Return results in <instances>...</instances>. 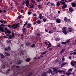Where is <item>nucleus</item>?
<instances>
[{
	"label": "nucleus",
	"instance_id": "5fc2aeb1",
	"mask_svg": "<svg viewBox=\"0 0 76 76\" xmlns=\"http://www.w3.org/2000/svg\"><path fill=\"white\" fill-rule=\"evenodd\" d=\"M64 66V64H63V63H62V64L61 66V67H63V66Z\"/></svg>",
	"mask_w": 76,
	"mask_h": 76
},
{
	"label": "nucleus",
	"instance_id": "49530a36",
	"mask_svg": "<svg viewBox=\"0 0 76 76\" xmlns=\"http://www.w3.org/2000/svg\"><path fill=\"white\" fill-rule=\"evenodd\" d=\"M43 20L44 21V22H46V21H47V19L45 18L43 19Z\"/></svg>",
	"mask_w": 76,
	"mask_h": 76
},
{
	"label": "nucleus",
	"instance_id": "ea45409f",
	"mask_svg": "<svg viewBox=\"0 0 76 76\" xmlns=\"http://www.w3.org/2000/svg\"><path fill=\"white\" fill-rule=\"evenodd\" d=\"M10 69H8V70H7V73H9V72H10Z\"/></svg>",
	"mask_w": 76,
	"mask_h": 76
},
{
	"label": "nucleus",
	"instance_id": "f704fd0d",
	"mask_svg": "<svg viewBox=\"0 0 76 76\" xmlns=\"http://www.w3.org/2000/svg\"><path fill=\"white\" fill-rule=\"evenodd\" d=\"M31 1L33 3H35V1L34 0H31Z\"/></svg>",
	"mask_w": 76,
	"mask_h": 76
},
{
	"label": "nucleus",
	"instance_id": "c03bdc74",
	"mask_svg": "<svg viewBox=\"0 0 76 76\" xmlns=\"http://www.w3.org/2000/svg\"><path fill=\"white\" fill-rule=\"evenodd\" d=\"M62 61L63 62L65 60L64 58V57L62 58Z\"/></svg>",
	"mask_w": 76,
	"mask_h": 76
},
{
	"label": "nucleus",
	"instance_id": "f3484780",
	"mask_svg": "<svg viewBox=\"0 0 76 76\" xmlns=\"http://www.w3.org/2000/svg\"><path fill=\"white\" fill-rule=\"evenodd\" d=\"M12 29H15V28H17V26L16 25H14L13 26H12Z\"/></svg>",
	"mask_w": 76,
	"mask_h": 76
},
{
	"label": "nucleus",
	"instance_id": "473e14b6",
	"mask_svg": "<svg viewBox=\"0 0 76 76\" xmlns=\"http://www.w3.org/2000/svg\"><path fill=\"white\" fill-rule=\"evenodd\" d=\"M7 43H10L11 42V40H7Z\"/></svg>",
	"mask_w": 76,
	"mask_h": 76
},
{
	"label": "nucleus",
	"instance_id": "13d9d810",
	"mask_svg": "<svg viewBox=\"0 0 76 76\" xmlns=\"http://www.w3.org/2000/svg\"><path fill=\"white\" fill-rule=\"evenodd\" d=\"M33 16H36L37 15H36V14H33Z\"/></svg>",
	"mask_w": 76,
	"mask_h": 76
},
{
	"label": "nucleus",
	"instance_id": "864d4df0",
	"mask_svg": "<svg viewBox=\"0 0 76 76\" xmlns=\"http://www.w3.org/2000/svg\"><path fill=\"white\" fill-rule=\"evenodd\" d=\"M37 36H38V37H39L40 35V34H37Z\"/></svg>",
	"mask_w": 76,
	"mask_h": 76
},
{
	"label": "nucleus",
	"instance_id": "603ef678",
	"mask_svg": "<svg viewBox=\"0 0 76 76\" xmlns=\"http://www.w3.org/2000/svg\"><path fill=\"white\" fill-rule=\"evenodd\" d=\"M28 15H31V12H28Z\"/></svg>",
	"mask_w": 76,
	"mask_h": 76
},
{
	"label": "nucleus",
	"instance_id": "72a5a7b5",
	"mask_svg": "<svg viewBox=\"0 0 76 76\" xmlns=\"http://www.w3.org/2000/svg\"><path fill=\"white\" fill-rule=\"evenodd\" d=\"M30 43L29 42H27L26 44V45L27 46H28V45H29Z\"/></svg>",
	"mask_w": 76,
	"mask_h": 76
},
{
	"label": "nucleus",
	"instance_id": "09e8293b",
	"mask_svg": "<svg viewBox=\"0 0 76 76\" xmlns=\"http://www.w3.org/2000/svg\"><path fill=\"white\" fill-rule=\"evenodd\" d=\"M64 51H65V49H64L62 50L61 51H62V53H64Z\"/></svg>",
	"mask_w": 76,
	"mask_h": 76
},
{
	"label": "nucleus",
	"instance_id": "393cba45",
	"mask_svg": "<svg viewBox=\"0 0 76 76\" xmlns=\"http://www.w3.org/2000/svg\"><path fill=\"white\" fill-rule=\"evenodd\" d=\"M31 60V59L29 58H28L26 59V61L27 62H29V61H30Z\"/></svg>",
	"mask_w": 76,
	"mask_h": 76
},
{
	"label": "nucleus",
	"instance_id": "cd10ccee",
	"mask_svg": "<svg viewBox=\"0 0 76 76\" xmlns=\"http://www.w3.org/2000/svg\"><path fill=\"white\" fill-rule=\"evenodd\" d=\"M63 72V70H58L57 71V73H58V72H59V73H62V72Z\"/></svg>",
	"mask_w": 76,
	"mask_h": 76
},
{
	"label": "nucleus",
	"instance_id": "6e6552de",
	"mask_svg": "<svg viewBox=\"0 0 76 76\" xmlns=\"http://www.w3.org/2000/svg\"><path fill=\"white\" fill-rule=\"evenodd\" d=\"M56 22L58 23H61V20L60 19H57L56 20Z\"/></svg>",
	"mask_w": 76,
	"mask_h": 76
},
{
	"label": "nucleus",
	"instance_id": "680f3d73",
	"mask_svg": "<svg viewBox=\"0 0 76 76\" xmlns=\"http://www.w3.org/2000/svg\"><path fill=\"white\" fill-rule=\"evenodd\" d=\"M45 31H46V32H48V30H47V29H46L45 30Z\"/></svg>",
	"mask_w": 76,
	"mask_h": 76
},
{
	"label": "nucleus",
	"instance_id": "7c9ffc66",
	"mask_svg": "<svg viewBox=\"0 0 76 76\" xmlns=\"http://www.w3.org/2000/svg\"><path fill=\"white\" fill-rule=\"evenodd\" d=\"M38 8L39 9H40L41 8V5H39L38 6Z\"/></svg>",
	"mask_w": 76,
	"mask_h": 76
},
{
	"label": "nucleus",
	"instance_id": "4c0bfd02",
	"mask_svg": "<svg viewBox=\"0 0 76 76\" xmlns=\"http://www.w3.org/2000/svg\"><path fill=\"white\" fill-rule=\"evenodd\" d=\"M0 22L1 23H3V22H4V21H3V20H1L0 21Z\"/></svg>",
	"mask_w": 76,
	"mask_h": 76
},
{
	"label": "nucleus",
	"instance_id": "3c124183",
	"mask_svg": "<svg viewBox=\"0 0 76 76\" xmlns=\"http://www.w3.org/2000/svg\"><path fill=\"white\" fill-rule=\"evenodd\" d=\"M35 47V45L34 44H33L31 46V47Z\"/></svg>",
	"mask_w": 76,
	"mask_h": 76
},
{
	"label": "nucleus",
	"instance_id": "c756f323",
	"mask_svg": "<svg viewBox=\"0 0 76 76\" xmlns=\"http://www.w3.org/2000/svg\"><path fill=\"white\" fill-rule=\"evenodd\" d=\"M56 40L57 41H59L60 40V39L58 37H57L56 38Z\"/></svg>",
	"mask_w": 76,
	"mask_h": 76
},
{
	"label": "nucleus",
	"instance_id": "a211bd4d",
	"mask_svg": "<svg viewBox=\"0 0 76 76\" xmlns=\"http://www.w3.org/2000/svg\"><path fill=\"white\" fill-rule=\"evenodd\" d=\"M4 54H5V55H6V56H7V57L10 56V54L6 52H5Z\"/></svg>",
	"mask_w": 76,
	"mask_h": 76
},
{
	"label": "nucleus",
	"instance_id": "b1692460",
	"mask_svg": "<svg viewBox=\"0 0 76 76\" xmlns=\"http://www.w3.org/2000/svg\"><path fill=\"white\" fill-rule=\"evenodd\" d=\"M52 72V70L51 69H49L48 70V73H51Z\"/></svg>",
	"mask_w": 76,
	"mask_h": 76
},
{
	"label": "nucleus",
	"instance_id": "2f4dec72",
	"mask_svg": "<svg viewBox=\"0 0 76 76\" xmlns=\"http://www.w3.org/2000/svg\"><path fill=\"white\" fill-rule=\"evenodd\" d=\"M20 51L21 52V53H20V55H23V53L22 50H21Z\"/></svg>",
	"mask_w": 76,
	"mask_h": 76
},
{
	"label": "nucleus",
	"instance_id": "9d476101",
	"mask_svg": "<svg viewBox=\"0 0 76 76\" xmlns=\"http://www.w3.org/2000/svg\"><path fill=\"white\" fill-rule=\"evenodd\" d=\"M47 73H48V71H47L43 73L42 75H41V76H47Z\"/></svg>",
	"mask_w": 76,
	"mask_h": 76
},
{
	"label": "nucleus",
	"instance_id": "1a4fd4ad",
	"mask_svg": "<svg viewBox=\"0 0 76 76\" xmlns=\"http://www.w3.org/2000/svg\"><path fill=\"white\" fill-rule=\"evenodd\" d=\"M0 55L1 58H5V56H4V55L1 53H0Z\"/></svg>",
	"mask_w": 76,
	"mask_h": 76
},
{
	"label": "nucleus",
	"instance_id": "a878e982",
	"mask_svg": "<svg viewBox=\"0 0 76 76\" xmlns=\"http://www.w3.org/2000/svg\"><path fill=\"white\" fill-rule=\"evenodd\" d=\"M61 44H62L66 45V44H67V42H61Z\"/></svg>",
	"mask_w": 76,
	"mask_h": 76
},
{
	"label": "nucleus",
	"instance_id": "052dcab7",
	"mask_svg": "<svg viewBox=\"0 0 76 76\" xmlns=\"http://www.w3.org/2000/svg\"><path fill=\"white\" fill-rule=\"evenodd\" d=\"M51 5H52V6H55L56 5L54 4H51Z\"/></svg>",
	"mask_w": 76,
	"mask_h": 76
},
{
	"label": "nucleus",
	"instance_id": "f03ea898",
	"mask_svg": "<svg viewBox=\"0 0 76 76\" xmlns=\"http://www.w3.org/2000/svg\"><path fill=\"white\" fill-rule=\"evenodd\" d=\"M27 23H28V21H26L25 23L24 26H23V28L22 29V31L23 32H26V29L25 28H23L24 27H25V26H26V25H27Z\"/></svg>",
	"mask_w": 76,
	"mask_h": 76
},
{
	"label": "nucleus",
	"instance_id": "6ab92c4d",
	"mask_svg": "<svg viewBox=\"0 0 76 76\" xmlns=\"http://www.w3.org/2000/svg\"><path fill=\"white\" fill-rule=\"evenodd\" d=\"M5 50L6 51H7L8 50H10V48L9 47L8 48H6L5 49Z\"/></svg>",
	"mask_w": 76,
	"mask_h": 76
},
{
	"label": "nucleus",
	"instance_id": "a19ab883",
	"mask_svg": "<svg viewBox=\"0 0 76 76\" xmlns=\"http://www.w3.org/2000/svg\"><path fill=\"white\" fill-rule=\"evenodd\" d=\"M21 63V61H19L18 62V63H17V64H20Z\"/></svg>",
	"mask_w": 76,
	"mask_h": 76
},
{
	"label": "nucleus",
	"instance_id": "7ed1b4c3",
	"mask_svg": "<svg viewBox=\"0 0 76 76\" xmlns=\"http://www.w3.org/2000/svg\"><path fill=\"white\" fill-rule=\"evenodd\" d=\"M71 64L72 66L75 67V65L76 64V62L74 61H72L71 62Z\"/></svg>",
	"mask_w": 76,
	"mask_h": 76
},
{
	"label": "nucleus",
	"instance_id": "5701e85b",
	"mask_svg": "<svg viewBox=\"0 0 76 76\" xmlns=\"http://www.w3.org/2000/svg\"><path fill=\"white\" fill-rule=\"evenodd\" d=\"M60 3H62V4H64V5H66V3H65L64 2H63L62 1H60Z\"/></svg>",
	"mask_w": 76,
	"mask_h": 76
},
{
	"label": "nucleus",
	"instance_id": "bf43d9fd",
	"mask_svg": "<svg viewBox=\"0 0 76 76\" xmlns=\"http://www.w3.org/2000/svg\"><path fill=\"white\" fill-rule=\"evenodd\" d=\"M60 47V45H58L57 46V48Z\"/></svg>",
	"mask_w": 76,
	"mask_h": 76
},
{
	"label": "nucleus",
	"instance_id": "f257e3e1",
	"mask_svg": "<svg viewBox=\"0 0 76 76\" xmlns=\"http://www.w3.org/2000/svg\"><path fill=\"white\" fill-rule=\"evenodd\" d=\"M7 26L6 25H4L3 24H1L0 25V31H1L2 32H4V30L3 29H4V27Z\"/></svg>",
	"mask_w": 76,
	"mask_h": 76
},
{
	"label": "nucleus",
	"instance_id": "774afa93",
	"mask_svg": "<svg viewBox=\"0 0 76 76\" xmlns=\"http://www.w3.org/2000/svg\"><path fill=\"white\" fill-rule=\"evenodd\" d=\"M34 60H37V58L36 57H35L34 58Z\"/></svg>",
	"mask_w": 76,
	"mask_h": 76
},
{
	"label": "nucleus",
	"instance_id": "f8f14e48",
	"mask_svg": "<svg viewBox=\"0 0 76 76\" xmlns=\"http://www.w3.org/2000/svg\"><path fill=\"white\" fill-rule=\"evenodd\" d=\"M71 74L72 73H71V72H66V76H70V75H71Z\"/></svg>",
	"mask_w": 76,
	"mask_h": 76
},
{
	"label": "nucleus",
	"instance_id": "e2e57ef3",
	"mask_svg": "<svg viewBox=\"0 0 76 76\" xmlns=\"http://www.w3.org/2000/svg\"><path fill=\"white\" fill-rule=\"evenodd\" d=\"M39 18H40V19H42V18H43V16H40L39 17Z\"/></svg>",
	"mask_w": 76,
	"mask_h": 76
},
{
	"label": "nucleus",
	"instance_id": "e433bc0d",
	"mask_svg": "<svg viewBox=\"0 0 76 76\" xmlns=\"http://www.w3.org/2000/svg\"><path fill=\"white\" fill-rule=\"evenodd\" d=\"M12 37H14L15 36V34H14V33H12Z\"/></svg>",
	"mask_w": 76,
	"mask_h": 76
},
{
	"label": "nucleus",
	"instance_id": "423d86ee",
	"mask_svg": "<svg viewBox=\"0 0 76 76\" xmlns=\"http://www.w3.org/2000/svg\"><path fill=\"white\" fill-rule=\"evenodd\" d=\"M25 4L26 5V6L27 7H28V5L29 4V0H27L25 1Z\"/></svg>",
	"mask_w": 76,
	"mask_h": 76
},
{
	"label": "nucleus",
	"instance_id": "8fccbe9b",
	"mask_svg": "<svg viewBox=\"0 0 76 76\" xmlns=\"http://www.w3.org/2000/svg\"><path fill=\"white\" fill-rule=\"evenodd\" d=\"M2 68H3V69H5V66H4V65H3Z\"/></svg>",
	"mask_w": 76,
	"mask_h": 76
},
{
	"label": "nucleus",
	"instance_id": "79ce46f5",
	"mask_svg": "<svg viewBox=\"0 0 76 76\" xmlns=\"http://www.w3.org/2000/svg\"><path fill=\"white\" fill-rule=\"evenodd\" d=\"M46 52H43L42 53V55H44V54H45L46 53Z\"/></svg>",
	"mask_w": 76,
	"mask_h": 76
},
{
	"label": "nucleus",
	"instance_id": "2eb2a0df",
	"mask_svg": "<svg viewBox=\"0 0 76 76\" xmlns=\"http://www.w3.org/2000/svg\"><path fill=\"white\" fill-rule=\"evenodd\" d=\"M68 31L69 32H71V31H73V29L70 27L68 28Z\"/></svg>",
	"mask_w": 76,
	"mask_h": 76
},
{
	"label": "nucleus",
	"instance_id": "c85d7f7f",
	"mask_svg": "<svg viewBox=\"0 0 76 76\" xmlns=\"http://www.w3.org/2000/svg\"><path fill=\"white\" fill-rule=\"evenodd\" d=\"M37 23H38V24H39V23H41V21L40 20H37Z\"/></svg>",
	"mask_w": 76,
	"mask_h": 76
},
{
	"label": "nucleus",
	"instance_id": "ddd939ff",
	"mask_svg": "<svg viewBox=\"0 0 76 76\" xmlns=\"http://www.w3.org/2000/svg\"><path fill=\"white\" fill-rule=\"evenodd\" d=\"M53 70L54 71V72H57V70H58V68H52Z\"/></svg>",
	"mask_w": 76,
	"mask_h": 76
},
{
	"label": "nucleus",
	"instance_id": "37998d69",
	"mask_svg": "<svg viewBox=\"0 0 76 76\" xmlns=\"http://www.w3.org/2000/svg\"><path fill=\"white\" fill-rule=\"evenodd\" d=\"M9 38H10V39H12V36L10 35L9 36Z\"/></svg>",
	"mask_w": 76,
	"mask_h": 76
},
{
	"label": "nucleus",
	"instance_id": "aec40b11",
	"mask_svg": "<svg viewBox=\"0 0 76 76\" xmlns=\"http://www.w3.org/2000/svg\"><path fill=\"white\" fill-rule=\"evenodd\" d=\"M72 7H75L76 6V4L75 3L73 2L72 3Z\"/></svg>",
	"mask_w": 76,
	"mask_h": 76
},
{
	"label": "nucleus",
	"instance_id": "6e6d98bb",
	"mask_svg": "<svg viewBox=\"0 0 76 76\" xmlns=\"http://www.w3.org/2000/svg\"><path fill=\"white\" fill-rule=\"evenodd\" d=\"M20 12L21 13H23V10H21L20 11Z\"/></svg>",
	"mask_w": 76,
	"mask_h": 76
},
{
	"label": "nucleus",
	"instance_id": "bb28decb",
	"mask_svg": "<svg viewBox=\"0 0 76 76\" xmlns=\"http://www.w3.org/2000/svg\"><path fill=\"white\" fill-rule=\"evenodd\" d=\"M72 69L70 68L67 71V72H72Z\"/></svg>",
	"mask_w": 76,
	"mask_h": 76
},
{
	"label": "nucleus",
	"instance_id": "39448f33",
	"mask_svg": "<svg viewBox=\"0 0 76 76\" xmlns=\"http://www.w3.org/2000/svg\"><path fill=\"white\" fill-rule=\"evenodd\" d=\"M64 21H66V22H68V23H69V22H70V20L69 19H68L66 18H64Z\"/></svg>",
	"mask_w": 76,
	"mask_h": 76
},
{
	"label": "nucleus",
	"instance_id": "0eeeda50",
	"mask_svg": "<svg viewBox=\"0 0 76 76\" xmlns=\"http://www.w3.org/2000/svg\"><path fill=\"white\" fill-rule=\"evenodd\" d=\"M4 29V32L5 31H7L8 34H10V33H12V32L10 31L9 30L7 29V28H5Z\"/></svg>",
	"mask_w": 76,
	"mask_h": 76
},
{
	"label": "nucleus",
	"instance_id": "a18cd8bd",
	"mask_svg": "<svg viewBox=\"0 0 76 76\" xmlns=\"http://www.w3.org/2000/svg\"><path fill=\"white\" fill-rule=\"evenodd\" d=\"M21 17H22V15H19L18 16V18L19 19H20V18H21Z\"/></svg>",
	"mask_w": 76,
	"mask_h": 76
},
{
	"label": "nucleus",
	"instance_id": "de8ad7c7",
	"mask_svg": "<svg viewBox=\"0 0 76 76\" xmlns=\"http://www.w3.org/2000/svg\"><path fill=\"white\" fill-rule=\"evenodd\" d=\"M63 64H64V65H66V64H67V63L66 62H64Z\"/></svg>",
	"mask_w": 76,
	"mask_h": 76
},
{
	"label": "nucleus",
	"instance_id": "4468645a",
	"mask_svg": "<svg viewBox=\"0 0 76 76\" xmlns=\"http://www.w3.org/2000/svg\"><path fill=\"white\" fill-rule=\"evenodd\" d=\"M31 27V24H28L26 26L27 28H29Z\"/></svg>",
	"mask_w": 76,
	"mask_h": 76
},
{
	"label": "nucleus",
	"instance_id": "69168bd1",
	"mask_svg": "<svg viewBox=\"0 0 76 76\" xmlns=\"http://www.w3.org/2000/svg\"><path fill=\"white\" fill-rule=\"evenodd\" d=\"M69 59H71L72 58V57L71 56H70L69 57Z\"/></svg>",
	"mask_w": 76,
	"mask_h": 76
},
{
	"label": "nucleus",
	"instance_id": "412c9836",
	"mask_svg": "<svg viewBox=\"0 0 76 76\" xmlns=\"http://www.w3.org/2000/svg\"><path fill=\"white\" fill-rule=\"evenodd\" d=\"M69 10L70 12H73V9L70 7L69 8Z\"/></svg>",
	"mask_w": 76,
	"mask_h": 76
},
{
	"label": "nucleus",
	"instance_id": "4be33fe9",
	"mask_svg": "<svg viewBox=\"0 0 76 76\" xmlns=\"http://www.w3.org/2000/svg\"><path fill=\"white\" fill-rule=\"evenodd\" d=\"M66 7H67V5H65L63 6H62V9H65V8H66Z\"/></svg>",
	"mask_w": 76,
	"mask_h": 76
},
{
	"label": "nucleus",
	"instance_id": "58836bf2",
	"mask_svg": "<svg viewBox=\"0 0 76 76\" xmlns=\"http://www.w3.org/2000/svg\"><path fill=\"white\" fill-rule=\"evenodd\" d=\"M48 47H51V43H49L48 45Z\"/></svg>",
	"mask_w": 76,
	"mask_h": 76
},
{
	"label": "nucleus",
	"instance_id": "9b49d317",
	"mask_svg": "<svg viewBox=\"0 0 76 76\" xmlns=\"http://www.w3.org/2000/svg\"><path fill=\"white\" fill-rule=\"evenodd\" d=\"M51 73L52 75H55V74L56 75V74H57L58 72H57V71H56V72L53 71V72H52Z\"/></svg>",
	"mask_w": 76,
	"mask_h": 76
},
{
	"label": "nucleus",
	"instance_id": "c9c22d12",
	"mask_svg": "<svg viewBox=\"0 0 76 76\" xmlns=\"http://www.w3.org/2000/svg\"><path fill=\"white\" fill-rule=\"evenodd\" d=\"M31 9H32V8H34V4H32L31 7H30Z\"/></svg>",
	"mask_w": 76,
	"mask_h": 76
},
{
	"label": "nucleus",
	"instance_id": "20e7f679",
	"mask_svg": "<svg viewBox=\"0 0 76 76\" xmlns=\"http://www.w3.org/2000/svg\"><path fill=\"white\" fill-rule=\"evenodd\" d=\"M66 27H64L62 29V30H63L62 32L63 33H64L65 35H66V34H67V31L66 30Z\"/></svg>",
	"mask_w": 76,
	"mask_h": 76
},
{
	"label": "nucleus",
	"instance_id": "dca6fc26",
	"mask_svg": "<svg viewBox=\"0 0 76 76\" xmlns=\"http://www.w3.org/2000/svg\"><path fill=\"white\" fill-rule=\"evenodd\" d=\"M60 5V3L59 1H58L56 4L57 6V7H59Z\"/></svg>",
	"mask_w": 76,
	"mask_h": 76
},
{
	"label": "nucleus",
	"instance_id": "0e129e2a",
	"mask_svg": "<svg viewBox=\"0 0 76 76\" xmlns=\"http://www.w3.org/2000/svg\"><path fill=\"white\" fill-rule=\"evenodd\" d=\"M74 55H76V52H74Z\"/></svg>",
	"mask_w": 76,
	"mask_h": 76
},
{
	"label": "nucleus",
	"instance_id": "4d7b16f0",
	"mask_svg": "<svg viewBox=\"0 0 76 76\" xmlns=\"http://www.w3.org/2000/svg\"><path fill=\"white\" fill-rule=\"evenodd\" d=\"M70 42V40H67L66 42L69 43Z\"/></svg>",
	"mask_w": 76,
	"mask_h": 76
},
{
	"label": "nucleus",
	"instance_id": "338daca9",
	"mask_svg": "<svg viewBox=\"0 0 76 76\" xmlns=\"http://www.w3.org/2000/svg\"><path fill=\"white\" fill-rule=\"evenodd\" d=\"M48 50L49 51H51V50H52V48H49L48 49Z\"/></svg>",
	"mask_w": 76,
	"mask_h": 76
}]
</instances>
